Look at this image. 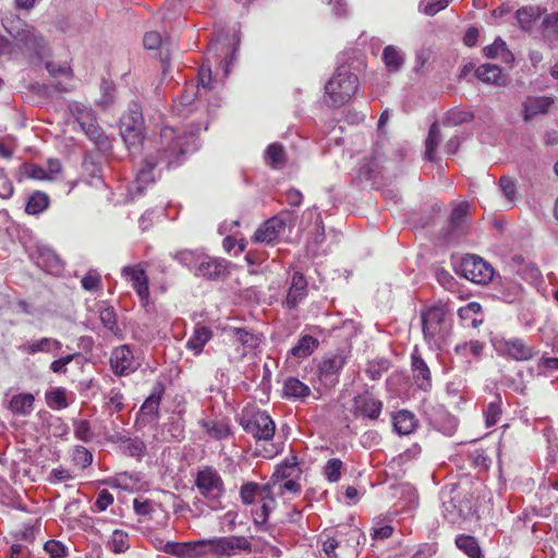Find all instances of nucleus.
Here are the masks:
<instances>
[{"mask_svg": "<svg viewBox=\"0 0 558 558\" xmlns=\"http://www.w3.org/2000/svg\"><path fill=\"white\" fill-rule=\"evenodd\" d=\"M44 548L51 558H64L66 556V547L58 541L46 542Z\"/></svg>", "mask_w": 558, "mask_h": 558, "instance_id": "64", "label": "nucleus"}, {"mask_svg": "<svg viewBox=\"0 0 558 558\" xmlns=\"http://www.w3.org/2000/svg\"><path fill=\"white\" fill-rule=\"evenodd\" d=\"M110 366L118 376H126L137 368L131 348L126 344L116 348L110 356Z\"/></svg>", "mask_w": 558, "mask_h": 558, "instance_id": "15", "label": "nucleus"}, {"mask_svg": "<svg viewBox=\"0 0 558 558\" xmlns=\"http://www.w3.org/2000/svg\"><path fill=\"white\" fill-rule=\"evenodd\" d=\"M393 427L399 435H410L416 427L414 414L410 411H399L393 416Z\"/></svg>", "mask_w": 558, "mask_h": 558, "instance_id": "36", "label": "nucleus"}, {"mask_svg": "<svg viewBox=\"0 0 558 558\" xmlns=\"http://www.w3.org/2000/svg\"><path fill=\"white\" fill-rule=\"evenodd\" d=\"M383 60L389 71L396 72L403 65L404 57L395 46H387L383 52Z\"/></svg>", "mask_w": 558, "mask_h": 558, "instance_id": "44", "label": "nucleus"}, {"mask_svg": "<svg viewBox=\"0 0 558 558\" xmlns=\"http://www.w3.org/2000/svg\"><path fill=\"white\" fill-rule=\"evenodd\" d=\"M202 255L195 251L181 250L173 255V258L186 267L197 266Z\"/></svg>", "mask_w": 558, "mask_h": 558, "instance_id": "59", "label": "nucleus"}, {"mask_svg": "<svg viewBox=\"0 0 558 558\" xmlns=\"http://www.w3.org/2000/svg\"><path fill=\"white\" fill-rule=\"evenodd\" d=\"M199 548L204 555H215L217 557L232 556L238 550H250L251 543L244 536L216 537L213 539H199Z\"/></svg>", "mask_w": 558, "mask_h": 558, "instance_id": "9", "label": "nucleus"}, {"mask_svg": "<svg viewBox=\"0 0 558 558\" xmlns=\"http://www.w3.org/2000/svg\"><path fill=\"white\" fill-rule=\"evenodd\" d=\"M213 338V330L204 325L197 324L193 330L192 336L186 342V348L193 351L195 355L202 353L206 343Z\"/></svg>", "mask_w": 558, "mask_h": 558, "instance_id": "29", "label": "nucleus"}, {"mask_svg": "<svg viewBox=\"0 0 558 558\" xmlns=\"http://www.w3.org/2000/svg\"><path fill=\"white\" fill-rule=\"evenodd\" d=\"M260 488L262 486L253 482H248L242 485L240 489V498L242 502L245 505H251L253 504L256 496L260 498Z\"/></svg>", "mask_w": 558, "mask_h": 558, "instance_id": "54", "label": "nucleus"}, {"mask_svg": "<svg viewBox=\"0 0 558 558\" xmlns=\"http://www.w3.org/2000/svg\"><path fill=\"white\" fill-rule=\"evenodd\" d=\"M49 206V197L44 192H35L33 193L27 203L25 210L29 215H39L45 211Z\"/></svg>", "mask_w": 558, "mask_h": 558, "instance_id": "43", "label": "nucleus"}, {"mask_svg": "<svg viewBox=\"0 0 558 558\" xmlns=\"http://www.w3.org/2000/svg\"><path fill=\"white\" fill-rule=\"evenodd\" d=\"M144 119L137 106L130 108L121 119V134L129 147L138 145L143 140Z\"/></svg>", "mask_w": 558, "mask_h": 558, "instance_id": "13", "label": "nucleus"}, {"mask_svg": "<svg viewBox=\"0 0 558 558\" xmlns=\"http://www.w3.org/2000/svg\"><path fill=\"white\" fill-rule=\"evenodd\" d=\"M555 104L554 97L529 96L522 102L523 120L530 121L538 114H546Z\"/></svg>", "mask_w": 558, "mask_h": 558, "instance_id": "21", "label": "nucleus"}, {"mask_svg": "<svg viewBox=\"0 0 558 558\" xmlns=\"http://www.w3.org/2000/svg\"><path fill=\"white\" fill-rule=\"evenodd\" d=\"M342 461L337 458L329 459L324 466V474L330 483H337L341 477Z\"/></svg>", "mask_w": 558, "mask_h": 558, "instance_id": "52", "label": "nucleus"}, {"mask_svg": "<svg viewBox=\"0 0 558 558\" xmlns=\"http://www.w3.org/2000/svg\"><path fill=\"white\" fill-rule=\"evenodd\" d=\"M307 295V281L303 274L295 271L292 276L291 284L286 298V305L289 308L298 306V304Z\"/></svg>", "mask_w": 558, "mask_h": 558, "instance_id": "25", "label": "nucleus"}, {"mask_svg": "<svg viewBox=\"0 0 558 558\" xmlns=\"http://www.w3.org/2000/svg\"><path fill=\"white\" fill-rule=\"evenodd\" d=\"M383 410V402L376 399L371 392L357 395L353 398L352 412L355 416L377 420Z\"/></svg>", "mask_w": 558, "mask_h": 558, "instance_id": "16", "label": "nucleus"}, {"mask_svg": "<svg viewBox=\"0 0 558 558\" xmlns=\"http://www.w3.org/2000/svg\"><path fill=\"white\" fill-rule=\"evenodd\" d=\"M286 227V219L281 216H275L258 227L254 233L253 240L256 243L272 244L279 240Z\"/></svg>", "mask_w": 558, "mask_h": 558, "instance_id": "17", "label": "nucleus"}, {"mask_svg": "<svg viewBox=\"0 0 558 558\" xmlns=\"http://www.w3.org/2000/svg\"><path fill=\"white\" fill-rule=\"evenodd\" d=\"M475 76L486 84L501 86L505 84L502 70L496 64L485 63L475 70Z\"/></svg>", "mask_w": 558, "mask_h": 558, "instance_id": "31", "label": "nucleus"}, {"mask_svg": "<svg viewBox=\"0 0 558 558\" xmlns=\"http://www.w3.org/2000/svg\"><path fill=\"white\" fill-rule=\"evenodd\" d=\"M71 461L74 465L84 470L93 463V454L87 448L75 446L71 451Z\"/></svg>", "mask_w": 558, "mask_h": 558, "instance_id": "47", "label": "nucleus"}, {"mask_svg": "<svg viewBox=\"0 0 558 558\" xmlns=\"http://www.w3.org/2000/svg\"><path fill=\"white\" fill-rule=\"evenodd\" d=\"M545 13V9L538 5H526L515 12L518 25L521 29L530 32Z\"/></svg>", "mask_w": 558, "mask_h": 558, "instance_id": "27", "label": "nucleus"}, {"mask_svg": "<svg viewBox=\"0 0 558 558\" xmlns=\"http://www.w3.org/2000/svg\"><path fill=\"white\" fill-rule=\"evenodd\" d=\"M264 158L267 166L277 170L283 168L287 161L283 147L277 143L268 145Z\"/></svg>", "mask_w": 558, "mask_h": 558, "instance_id": "38", "label": "nucleus"}, {"mask_svg": "<svg viewBox=\"0 0 558 558\" xmlns=\"http://www.w3.org/2000/svg\"><path fill=\"white\" fill-rule=\"evenodd\" d=\"M122 276L132 283L133 289L138 295L143 306H147L149 301L148 277L141 265L125 266L121 271Z\"/></svg>", "mask_w": 558, "mask_h": 558, "instance_id": "14", "label": "nucleus"}, {"mask_svg": "<svg viewBox=\"0 0 558 558\" xmlns=\"http://www.w3.org/2000/svg\"><path fill=\"white\" fill-rule=\"evenodd\" d=\"M17 27H5L9 35L15 40V47L31 60L41 62L50 54L45 37L32 25L19 22Z\"/></svg>", "mask_w": 558, "mask_h": 558, "instance_id": "2", "label": "nucleus"}, {"mask_svg": "<svg viewBox=\"0 0 558 558\" xmlns=\"http://www.w3.org/2000/svg\"><path fill=\"white\" fill-rule=\"evenodd\" d=\"M483 53L489 59L500 58L505 62H511L513 60V56L507 48V44L500 37L496 38L492 45L484 47Z\"/></svg>", "mask_w": 558, "mask_h": 558, "instance_id": "39", "label": "nucleus"}, {"mask_svg": "<svg viewBox=\"0 0 558 558\" xmlns=\"http://www.w3.org/2000/svg\"><path fill=\"white\" fill-rule=\"evenodd\" d=\"M469 205L466 203L459 204L451 213L450 227L451 232L459 231L468 216Z\"/></svg>", "mask_w": 558, "mask_h": 558, "instance_id": "50", "label": "nucleus"}, {"mask_svg": "<svg viewBox=\"0 0 558 558\" xmlns=\"http://www.w3.org/2000/svg\"><path fill=\"white\" fill-rule=\"evenodd\" d=\"M99 150L107 151L111 148L110 138L104 133L98 123L83 131Z\"/></svg>", "mask_w": 558, "mask_h": 558, "instance_id": "42", "label": "nucleus"}, {"mask_svg": "<svg viewBox=\"0 0 558 558\" xmlns=\"http://www.w3.org/2000/svg\"><path fill=\"white\" fill-rule=\"evenodd\" d=\"M457 546L470 558H481L482 551L477 541L473 536L461 535L456 539Z\"/></svg>", "mask_w": 558, "mask_h": 558, "instance_id": "46", "label": "nucleus"}, {"mask_svg": "<svg viewBox=\"0 0 558 558\" xmlns=\"http://www.w3.org/2000/svg\"><path fill=\"white\" fill-rule=\"evenodd\" d=\"M194 485L199 494L210 502H219L225 495V483L219 472L210 465L197 470Z\"/></svg>", "mask_w": 558, "mask_h": 558, "instance_id": "7", "label": "nucleus"}, {"mask_svg": "<svg viewBox=\"0 0 558 558\" xmlns=\"http://www.w3.org/2000/svg\"><path fill=\"white\" fill-rule=\"evenodd\" d=\"M68 107L82 131L97 123L96 113L89 106L78 101H72Z\"/></svg>", "mask_w": 558, "mask_h": 558, "instance_id": "28", "label": "nucleus"}, {"mask_svg": "<svg viewBox=\"0 0 558 558\" xmlns=\"http://www.w3.org/2000/svg\"><path fill=\"white\" fill-rule=\"evenodd\" d=\"M412 378L416 387L423 391H429L433 387L432 372L415 348L411 355Z\"/></svg>", "mask_w": 558, "mask_h": 558, "instance_id": "18", "label": "nucleus"}, {"mask_svg": "<svg viewBox=\"0 0 558 558\" xmlns=\"http://www.w3.org/2000/svg\"><path fill=\"white\" fill-rule=\"evenodd\" d=\"M46 402L52 409H64L69 405L64 388H54L46 392Z\"/></svg>", "mask_w": 558, "mask_h": 558, "instance_id": "48", "label": "nucleus"}, {"mask_svg": "<svg viewBox=\"0 0 558 558\" xmlns=\"http://www.w3.org/2000/svg\"><path fill=\"white\" fill-rule=\"evenodd\" d=\"M231 332L235 338V341L244 347L242 355H245L247 351L254 350L259 345V338L256 335L247 331L246 329L232 328Z\"/></svg>", "mask_w": 558, "mask_h": 558, "instance_id": "41", "label": "nucleus"}, {"mask_svg": "<svg viewBox=\"0 0 558 558\" xmlns=\"http://www.w3.org/2000/svg\"><path fill=\"white\" fill-rule=\"evenodd\" d=\"M129 536L121 530L113 531L110 538V548L114 553H123L129 548Z\"/></svg>", "mask_w": 558, "mask_h": 558, "instance_id": "57", "label": "nucleus"}, {"mask_svg": "<svg viewBox=\"0 0 558 558\" xmlns=\"http://www.w3.org/2000/svg\"><path fill=\"white\" fill-rule=\"evenodd\" d=\"M35 398L32 393L23 392L14 395L8 409L17 416H28L34 410Z\"/></svg>", "mask_w": 558, "mask_h": 558, "instance_id": "30", "label": "nucleus"}, {"mask_svg": "<svg viewBox=\"0 0 558 558\" xmlns=\"http://www.w3.org/2000/svg\"><path fill=\"white\" fill-rule=\"evenodd\" d=\"M228 262L222 258L202 256L194 275L208 280H217L227 272Z\"/></svg>", "mask_w": 558, "mask_h": 558, "instance_id": "19", "label": "nucleus"}, {"mask_svg": "<svg viewBox=\"0 0 558 558\" xmlns=\"http://www.w3.org/2000/svg\"><path fill=\"white\" fill-rule=\"evenodd\" d=\"M99 319L101 324L111 332L117 333L119 331L117 315L112 307L102 308L99 313Z\"/></svg>", "mask_w": 558, "mask_h": 558, "instance_id": "60", "label": "nucleus"}, {"mask_svg": "<svg viewBox=\"0 0 558 558\" xmlns=\"http://www.w3.org/2000/svg\"><path fill=\"white\" fill-rule=\"evenodd\" d=\"M114 441L120 442V447L123 453L130 457L141 459L145 453L146 446L140 438L117 436Z\"/></svg>", "mask_w": 558, "mask_h": 558, "instance_id": "37", "label": "nucleus"}, {"mask_svg": "<svg viewBox=\"0 0 558 558\" xmlns=\"http://www.w3.org/2000/svg\"><path fill=\"white\" fill-rule=\"evenodd\" d=\"M199 541L186 543L167 542L162 546V551L178 558H191L204 556V550L199 548Z\"/></svg>", "mask_w": 558, "mask_h": 558, "instance_id": "24", "label": "nucleus"}, {"mask_svg": "<svg viewBox=\"0 0 558 558\" xmlns=\"http://www.w3.org/2000/svg\"><path fill=\"white\" fill-rule=\"evenodd\" d=\"M357 90V76L348 66L337 68L335 74L325 85V93L331 106H342L348 102Z\"/></svg>", "mask_w": 558, "mask_h": 558, "instance_id": "6", "label": "nucleus"}, {"mask_svg": "<svg viewBox=\"0 0 558 558\" xmlns=\"http://www.w3.org/2000/svg\"><path fill=\"white\" fill-rule=\"evenodd\" d=\"M123 400V395L119 389H111L108 396V400L105 403V408L110 414L120 412L124 408Z\"/></svg>", "mask_w": 558, "mask_h": 558, "instance_id": "55", "label": "nucleus"}, {"mask_svg": "<svg viewBox=\"0 0 558 558\" xmlns=\"http://www.w3.org/2000/svg\"><path fill=\"white\" fill-rule=\"evenodd\" d=\"M241 426L257 440H271L276 425L272 418L265 411H256L242 417Z\"/></svg>", "mask_w": 558, "mask_h": 558, "instance_id": "10", "label": "nucleus"}, {"mask_svg": "<svg viewBox=\"0 0 558 558\" xmlns=\"http://www.w3.org/2000/svg\"><path fill=\"white\" fill-rule=\"evenodd\" d=\"M483 350H484V344H483V342H481L478 340H471L469 342H463V343L456 345L457 353L463 354L466 351H469L473 356H476V357L482 355Z\"/></svg>", "mask_w": 558, "mask_h": 558, "instance_id": "62", "label": "nucleus"}, {"mask_svg": "<svg viewBox=\"0 0 558 558\" xmlns=\"http://www.w3.org/2000/svg\"><path fill=\"white\" fill-rule=\"evenodd\" d=\"M492 344L499 355L514 361H529L537 354L535 348L527 344L521 338L497 336L492 339Z\"/></svg>", "mask_w": 558, "mask_h": 558, "instance_id": "8", "label": "nucleus"}, {"mask_svg": "<svg viewBox=\"0 0 558 558\" xmlns=\"http://www.w3.org/2000/svg\"><path fill=\"white\" fill-rule=\"evenodd\" d=\"M74 435L78 440L90 442L94 438L90 423L87 420H76L73 422Z\"/></svg>", "mask_w": 558, "mask_h": 558, "instance_id": "51", "label": "nucleus"}, {"mask_svg": "<svg viewBox=\"0 0 558 558\" xmlns=\"http://www.w3.org/2000/svg\"><path fill=\"white\" fill-rule=\"evenodd\" d=\"M61 348L62 342L51 337L28 340L17 347L20 352L27 355H36L38 353H50L56 355Z\"/></svg>", "mask_w": 558, "mask_h": 558, "instance_id": "20", "label": "nucleus"}, {"mask_svg": "<svg viewBox=\"0 0 558 558\" xmlns=\"http://www.w3.org/2000/svg\"><path fill=\"white\" fill-rule=\"evenodd\" d=\"M363 532L355 525L341 526L335 537L327 538L323 550L329 558H356Z\"/></svg>", "mask_w": 558, "mask_h": 558, "instance_id": "5", "label": "nucleus"}, {"mask_svg": "<svg viewBox=\"0 0 558 558\" xmlns=\"http://www.w3.org/2000/svg\"><path fill=\"white\" fill-rule=\"evenodd\" d=\"M160 396L150 395L142 404L138 417L144 423H151L156 421L159 416V405H160Z\"/></svg>", "mask_w": 558, "mask_h": 558, "instance_id": "35", "label": "nucleus"}, {"mask_svg": "<svg viewBox=\"0 0 558 558\" xmlns=\"http://www.w3.org/2000/svg\"><path fill=\"white\" fill-rule=\"evenodd\" d=\"M160 165L162 163L153 155H148L144 159L143 167L138 170L136 179L133 183V189L136 190V193L142 194L144 187L155 181L153 171L157 166Z\"/></svg>", "mask_w": 558, "mask_h": 558, "instance_id": "26", "label": "nucleus"}, {"mask_svg": "<svg viewBox=\"0 0 558 558\" xmlns=\"http://www.w3.org/2000/svg\"><path fill=\"white\" fill-rule=\"evenodd\" d=\"M116 100V87L110 81L102 80L100 84V97L96 100V105L102 110L108 109Z\"/></svg>", "mask_w": 558, "mask_h": 558, "instance_id": "45", "label": "nucleus"}, {"mask_svg": "<svg viewBox=\"0 0 558 558\" xmlns=\"http://www.w3.org/2000/svg\"><path fill=\"white\" fill-rule=\"evenodd\" d=\"M501 415V402L500 400L493 401L487 404L484 410L486 426H494L498 423Z\"/></svg>", "mask_w": 558, "mask_h": 558, "instance_id": "56", "label": "nucleus"}, {"mask_svg": "<svg viewBox=\"0 0 558 558\" xmlns=\"http://www.w3.org/2000/svg\"><path fill=\"white\" fill-rule=\"evenodd\" d=\"M260 505L253 510V521L255 525H264L270 512L276 508V499L274 497V489L270 486L263 485L260 488Z\"/></svg>", "mask_w": 558, "mask_h": 558, "instance_id": "22", "label": "nucleus"}, {"mask_svg": "<svg viewBox=\"0 0 558 558\" xmlns=\"http://www.w3.org/2000/svg\"><path fill=\"white\" fill-rule=\"evenodd\" d=\"M318 347V340L313 336H303L298 343L290 350L291 355L298 359L308 357Z\"/></svg>", "mask_w": 558, "mask_h": 558, "instance_id": "40", "label": "nucleus"}, {"mask_svg": "<svg viewBox=\"0 0 558 558\" xmlns=\"http://www.w3.org/2000/svg\"><path fill=\"white\" fill-rule=\"evenodd\" d=\"M193 134L182 130L165 126L160 130L159 138L156 142V155L167 169L177 167L184 161L185 155L194 145Z\"/></svg>", "mask_w": 558, "mask_h": 558, "instance_id": "1", "label": "nucleus"}, {"mask_svg": "<svg viewBox=\"0 0 558 558\" xmlns=\"http://www.w3.org/2000/svg\"><path fill=\"white\" fill-rule=\"evenodd\" d=\"M460 267L462 276L475 283L486 284L494 277L493 267L483 258L475 255L464 257Z\"/></svg>", "mask_w": 558, "mask_h": 558, "instance_id": "12", "label": "nucleus"}, {"mask_svg": "<svg viewBox=\"0 0 558 558\" xmlns=\"http://www.w3.org/2000/svg\"><path fill=\"white\" fill-rule=\"evenodd\" d=\"M345 363V356L339 353L323 357L317 374L318 380L325 389L330 390L339 383V374Z\"/></svg>", "mask_w": 558, "mask_h": 558, "instance_id": "11", "label": "nucleus"}, {"mask_svg": "<svg viewBox=\"0 0 558 558\" xmlns=\"http://www.w3.org/2000/svg\"><path fill=\"white\" fill-rule=\"evenodd\" d=\"M473 119V114L469 111H462L452 109L446 113L444 124L446 125H459L462 123L470 122Z\"/></svg>", "mask_w": 558, "mask_h": 558, "instance_id": "53", "label": "nucleus"}, {"mask_svg": "<svg viewBox=\"0 0 558 558\" xmlns=\"http://www.w3.org/2000/svg\"><path fill=\"white\" fill-rule=\"evenodd\" d=\"M440 142V130L437 122H434L428 132V136L425 142L426 146V158L428 160H434V154L436 151V148Z\"/></svg>", "mask_w": 558, "mask_h": 558, "instance_id": "49", "label": "nucleus"}, {"mask_svg": "<svg viewBox=\"0 0 558 558\" xmlns=\"http://www.w3.org/2000/svg\"><path fill=\"white\" fill-rule=\"evenodd\" d=\"M440 498L444 517L451 524L460 523L472 513L473 496L460 485L446 486Z\"/></svg>", "mask_w": 558, "mask_h": 558, "instance_id": "3", "label": "nucleus"}, {"mask_svg": "<svg viewBox=\"0 0 558 558\" xmlns=\"http://www.w3.org/2000/svg\"><path fill=\"white\" fill-rule=\"evenodd\" d=\"M82 287L87 291H98L101 289L100 275L94 270L88 271L81 281Z\"/></svg>", "mask_w": 558, "mask_h": 558, "instance_id": "63", "label": "nucleus"}, {"mask_svg": "<svg viewBox=\"0 0 558 558\" xmlns=\"http://www.w3.org/2000/svg\"><path fill=\"white\" fill-rule=\"evenodd\" d=\"M451 308L447 302L438 301L421 314L425 340L429 344L439 345L446 338L449 327Z\"/></svg>", "mask_w": 558, "mask_h": 558, "instance_id": "4", "label": "nucleus"}, {"mask_svg": "<svg viewBox=\"0 0 558 558\" xmlns=\"http://www.w3.org/2000/svg\"><path fill=\"white\" fill-rule=\"evenodd\" d=\"M499 187L507 198L509 204H512L517 199V183L515 180L510 177H501L499 179Z\"/></svg>", "mask_w": 558, "mask_h": 558, "instance_id": "58", "label": "nucleus"}, {"mask_svg": "<svg viewBox=\"0 0 558 558\" xmlns=\"http://www.w3.org/2000/svg\"><path fill=\"white\" fill-rule=\"evenodd\" d=\"M201 426L205 429L207 435L213 439H225L229 437L231 429L225 420H202L199 421Z\"/></svg>", "mask_w": 558, "mask_h": 558, "instance_id": "33", "label": "nucleus"}, {"mask_svg": "<svg viewBox=\"0 0 558 558\" xmlns=\"http://www.w3.org/2000/svg\"><path fill=\"white\" fill-rule=\"evenodd\" d=\"M460 320L469 327L476 328L483 323L482 306L477 302H470L458 311Z\"/></svg>", "mask_w": 558, "mask_h": 558, "instance_id": "32", "label": "nucleus"}, {"mask_svg": "<svg viewBox=\"0 0 558 558\" xmlns=\"http://www.w3.org/2000/svg\"><path fill=\"white\" fill-rule=\"evenodd\" d=\"M301 475V470L296 457L287 458L281 464L277 466L269 482L265 484L275 488L280 482L284 480L298 478Z\"/></svg>", "mask_w": 558, "mask_h": 558, "instance_id": "23", "label": "nucleus"}, {"mask_svg": "<svg viewBox=\"0 0 558 558\" xmlns=\"http://www.w3.org/2000/svg\"><path fill=\"white\" fill-rule=\"evenodd\" d=\"M283 395L288 399H304L311 395V389L299 378L288 377L283 383Z\"/></svg>", "mask_w": 558, "mask_h": 558, "instance_id": "34", "label": "nucleus"}, {"mask_svg": "<svg viewBox=\"0 0 558 558\" xmlns=\"http://www.w3.org/2000/svg\"><path fill=\"white\" fill-rule=\"evenodd\" d=\"M388 369V362L385 360L377 362H369L365 369L366 375L372 380H378L383 374Z\"/></svg>", "mask_w": 558, "mask_h": 558, "instance_id": "61", "label": "nucleus"}]
</instances>
